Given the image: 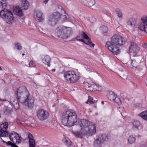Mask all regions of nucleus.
<instances>
[{
  "label": "nucleus",
  "mask_w": 147,
  "mask_h": 147,
  "mask_svg": "<svg viewBox=\"0 0 147 147\" xmlns=\"http://www.w3.org/2000/svg\"><path fill=\"white\" fill-rule=\"evenodd\" d=\"M18 99L15 97H11L10 101L11 104L16 109H18L20 106L19 101L21 103L27 104L28 107L32 109L34 106V99L31 97L29 92L25 86L20 87L17 90Z\"/></svg>",
  "instance_id": "obj_1"
},
{
  "label": "nucleus",
  "mask_w": 147,
  "mask_h": 147,
  "mask_svg": "<svg viewBox=\"0 0 147 147\" xmlns=\"http://www.w3.org/2000/svg\"><path fill=\"white\" fill-rule=\"evenodd\" d=\"M78 126L80 127V131L75 132L77 137H80L82 134L90 136L94 135L96 131V127L94 123H93L88 120L81 119L78 120Z\"/></svg>",
  "instance_id": "obj_2"
},
{
  "label": "nucleus",
  "mask_w": 147,
  "mask_h": 147,
  "mask_svg": "<svg viewBox=\"0 0 147 147\" xmlns=\"http://www.w3.org/2000/svg\"><path fill=\"white\" fill-rule=\"evenodd\" d=\"M111 41L107 42L105 47L113 55L119 54L120 50L116 45L122 46L125 43L126 40L124 37H111Z\"/></svg>",
  "instance_id": "obj_3"
},
{
  "label": "nucleus",
  "mask_w": 147,
  "mask_h": 147,
  "mask_svg": "<svg viewBox=\"0 0 147 147\" xmlns=\"http://www.w3.org/2000/svg\"><path fill=\"white\" fill-rule=\"evenodd\" d=\"M62 123L65 126H72L77 121V117L75 112L71 110L64 111L62 115Z\"/></svg>",
  "instance_id": "obj_4"
},
{
  "label": "nucleus",
  "mask_w": 147,
  "mask_h": 147,
  "mask_svg": "<svg viewBox=\"0 0 147 147\" xmlns=\"http://www.w3.org/2000/svg\"><path fill=\"white\" fill-rule=\"evenodd\" d=\"M0 16L7 24H12L14 22L13 14L10 10L4 9L0 12Z\"/></svg>",
  "instance_id": "obj_5"
},
{
  "label": "nucleus",
  "mask_w": 147,
  "mask_h": 147,
  "mask_svg": "<svg viewBox=\"0 0 147 147\" xmlns=\"http://www.w3.org/2000/svg\"><path fill=\"white\" fill-rule=\"evenodd\" d=\"M64 76L66 80L71 83L76 82L80 78L79 75L77 74L74 71H72L65 72Z\"/></svg>",
  "instance_id": "obj_6"
},
{
  "label": "nucleus",
  "mask_w": 147,
  "mask_h": 147,
  "mask_svg": "<svg viewBox=\"0 0 147 147\" xmlns=\"http://www.w3.org/2000/svg\"><path fill=\"white\" fill-rule=\"evenodd\" d=\"M69 37H61L62 39L65 42H69L71 41H74L76 40L77 41H81L83 42L86 45H89L91 47H93L94 46V44L92 43L91 40L89 37H76V38H73L71 39H69Z\"/></svg>",
  "instance_id": "obj_7"
},
{
  "label": "nucleus",
  "mask_w": 147,
  "mask_h": 147,
  "mask_svg": "<svg viewBox=\"0 0 147 147\" xmlns=\"http://www.w3.org/2000/svg\"><path fill=\"white\" fill-rule=\"evenodd\" d=\"M140 47L139 45L133 40L130 42L129 47V52L130 56L136 57L140 51Z\"/></svg>",
  "instance_id": "obj_8"
},
{
  "label": "nucleus",
  "mask_w": 147,
  "mask_h": 147,
  "mask_svg": "<svg viewBox=\"0 0 147 147\" xmlns=\"http://www.w3.org/2000/svg\"><path fill=\"white\" fill-rule=\"evenodd\" d=\"M61 16L60 13L57 12H54L50 15L48 18V24L52 26H55L60 19Z\"/></svg>",
  "instance_id": "obj_9"
},
{
  "label": "nucleus",
  "mask_w": 147,
  "mask_h": 147,
  "mask_svg": "<svg viewBox=\"0 0 147 147\" xmlns=\"http://www.w3.org/2000/svg\"><path fill=\"white\" fill-rule=\"evenodd\" d=\"M71 28L64 26H60L56 30L57 35L58 37L63 36V34H69L71 32Z\"/></svg>",
  "instance_id": "obj_10"
},
{
  "label": "nucleus",
  "mask_w": 147,
  "mask_h": 147,
  "mask_svg": "<svg viewBox=\"0 0 147 147\" xmlns=\"http://www.w3.org/2000/svg\"><path fill=\"white\" fill-rule=\"evenodd\" d=\"M8 123L5 121H3L0 123V137L8 136L9 132L7 131Z\"/></svg>",
  "instance_id": "obj_11"
},
{
  "label": "nucleus",
  "mask_w": 147,
  "mask_h": 147,
  "mask_svg": "<svg viewBox=\"0 0 147 147\" xmlns=\"http://www.w3.org/2000/svg\"><path fill=\"white\" fill-rule=\"evenodd\" d=\"M37 117L38 119L41 121L47 119L49 116V114L48 111L43 109H39L37 112Z\"/></svg>",
  "instance_id": "obj_12"
},
{
  "label": "nucleus",
  "mask_w": 147,
  "mask_h": 147,
  "mask_svg": "<svg viewBox=\"0 0 147 147\" xmlns=\"http://www.w3.org/2000/svg\"><path fill=\"white\" fill-rule=\"evenodd\" d=\"M79 1L88 7H91L95 3V2L94 0H79Z\"/></svg>",
  "instance_id": "obj_13"
},
{
  "label": "nucleus",
  "mask_w": 147,
  "mask_h": 147,
  "mask_svg": "<svg viewBox=\"0 0 147 147\" xmlns=\"http://www.w3.org/2000/svg\"><path fill=\"white\" fill-rule=\"evenodd\" d=\"M51 60V58L49 55H45L42 57V61L43 63L47 65L49 67L50 66V63Z\"/></svg>",
  "instance_id": "obj_14"
},
{
  "label": "nucleus",
  "mask_w": 147,
  "mask_h": 147,
  "mask_svg": "<svg viewBox=\"0 0 147 147\" xmlns=\"http://www.w3.org/2000/svg\"><path fill=\"white\" fill-rule=\"evenodd\" d=\"M43 13L39 10H38L36 12V20L39 22H42L44 20L42 16Z\"/></svg>",
  "instance_id": "obj_15"
},
{
  "label": "nucleus",
  "mask_w": 147,
  "mask_h": 147,
  "mask_svg": "<svg viewBox=\"0 0 147 147\" xmlns=\"http://www.w3.org/2000/svg\"><path fill=\"white\" fill-rule=\"evenodd\" d=\"M127 25L134 28L136 25V20L134 18H131L127 20Z\"/></svg>",
  "instance_id": "obj_16"
},
{
  "label": "nucleus",
  "mask_w": 147,
  "mask_h": 147,
  "mask_svg": "<svg viewBox=\"0 0 147 147\" xmlns=\"http://www.w3.org/2000/svg\"><path fill=\"white\" fill-rule=\"evenodd\" d=\"M29 7L28 2L26 0H22L21 8L22 10H26L28 9Z\"/></svg>",
  "instance_id": "obj_17"
},
{
  "label": "nucleus",
  "mask_w": 147,
  "mask_h": 147,
  "mask_svg": "<svg viewBox=\"0 0 147 147\" xmlns=\"http://www.w3.org/2000/svg\"><path fill=\"white\" fill-rule=\"evenodd\" d=\"M93 85H94V84H90L88 82L84 83V88L88 91H93Z\"/></svg>",
  "instance_id": "obj_18"
},
{
  "label": "nucleus",
  "mask_w": 147,
  "mask_h": 147,
  "mask_svg": "<svg viewBox=\"0 0 147 147\" xmlns=\"http://www.w3.org/2000/svg\"><path fill=\"white\" fill-rule=\"evenodd\" d=\"M16 136V137L12 138L13 140H10L14 143L17 144H19L22 142V138L19 136L18 134V136Z\"/></svg>",
  "instance_id": "obj_19"
},
{
  "label": "nucleus",
  "mask_w": 147,
  "mask_h": 147,
  "mask_svg": "<svg viewBox=\"0 0 147 147\" xmlns=\"http://www.w3.org/2000/svg\"><path fill=\"white\" fill-rule=\"evenodd\" d=\"M132 68L135 70L139 69H140V67L138 64V63L136 62L135 60H133L131 62Z\"/></svg>",
  "instance_id": "obj_20"
},
{
  "label": "nucleus",
  "mask_w": 147,
  "mask_h": 147,
  "mask_svg": "<svg viewBox=\"0 0 147 147\" xmlns=\"http://www.w3.org/2000/svg\"><path fill=\"white\" fill-rule=\"evenodd\" d=\"M3 110L4 114L7 115H10L12 112V109L7 106H4Z\"/></svg>",
  "instance_id": "obj_21"
},
{
  "label": "nucleus",
  "mask_w": 147,
  "mask_h": 147,
  "mask_svg": "<svg viewBox=\"0 0 147 147\" xmlns=\"http://www.w3.org/2000/svg\"><path fill=\"white\" fill-rule=\"evenodd\" d=\"M63 142L68 147H76L72 144L71 141L67 138H65L63 139Z\"/></svg>",
  "instance_id": "obj_22"
},
{
  "label": "nucleus",
  "mask_w": 147,
  "mask_h": 147,
  "mask_svg": "<svg viewBox=\"0 0 147 147\" xmlns=\"http://www.w3.org/2000/svg\"><path fill=\"white\" fill-rule=\"evenodd\" d=\"M116 97V94L112 92H109L107 95V98L111 100L114 101Z\"/></svg>",
  "instance_id": "obj_23"
},
{
  "label": "nucleus",
  "mask_w": 147,
  "mask_h": 147,
  "mask_svg": "<svg viewBox=\"0 0 147 147\" xmlns=\"http://www.w3.org/2000/svg\"><path fill=\"white\" fill-rule=\"evenodd\" d=\"M102 142L100 140L99 138H98L95 140L94 146L95 147H101V143Z\"/></svg>",
  "instance_id": "obj_24"
},
{
  "label": "nucleus",
  "mask_w": 147,
  "mask_h": 147,
  "mask_svg": "<svg viewBox=\"0 0 147 147\" xmlns=\"http://www.w3.org/2000/svg\"><path fill=\"white\" fill-rule=\"evenodd\" d=\"M15 13L17 16H23L22 10L19 7L15 9L14 11Z\"/></svg>",
  "instance_id": "obj_25"
},
{
  "label": "nucleus",
  "mask_w": 147,
  "mask_h": 147,
  "mask_svg": "<svg viewBox=\"0 0 147 147\" xmlns=\"http://www.w3.org/2000/svg\"><path fill=\"white\" fill-rule=\"evenodd\" d=\"M139 115L144 119L147 121V110L142 112Z\"/></svg>",
  "instance_id": "obj_26"
},
{
  "label": "nucleus",
  "mask_w": 147,
  "mask_h": 147,
  "mask_svg": "<svg viewBox=\"0 0 147 147\" xmlns=\"http://www.w3.org/2000/svg\"><path fill=\"white\" fill-rule=\"evenodd\" d=\"M98 138L102 142L105 141L107 140L108 139V137L107 135L105 134H102Z\"/></svg>",
  "instance_id": "obj_27"
},
{
  "label": "nucleus",
  "mask_w": 147,
  "mask_h": 147,
  "mask_svg": "<svg viewBox=\"0 0 147 147\" xmlns=\"http://www.w3.org/2000/svg\"><path fill=\"white\" fill-rule=\"evenodd\" d=\"M133 128L135 129H138V127L140 125V122L137 120L134 121L133 123Z\"/></svg>",
  "instance_id": "obj_28"
},
{
  "label": "nucleus",
  "mask_w": 147,
  "mask_h": 147,
  "mask_svg": "<svg viewBox=\"0 0 147 147\" xmlns=\"http://www.w3.org/2000/svg\"><path fill=\"white\" fill-rule=\"evenodd\" d=\"M16 136H18V134L15 131H13L11 132L9 135V134L8 136H9L10 140H12V138L16 137Z\"/></svg>",
  "instance_id": "obj_29"
},
{
  "label": "nucleus",
  "mask_w": 147,
  "mask_h": 147,
  "mask_svg": "<svg viewBox=\"0 0 147 147\" xmlns=\"http://www.w3.org/2000/svg\"><path fill=\"white\" fill-rule=\"evenodd\" d=\"M100 30L101 32L103 33H106L108 31V28L105 26H102L100 28Z\"/></svg>",
  "instance_id": "obj_30"
},
{
  "label": "nucleus",
  "mask_w": 147,
  "mask_h": 147,
  "mask_svg": "<svg viewBox=\"0 0 147 147\" xmlns=\"http://www.w3.org/2000/svg\"><path fill=\"white\" fill-rule=\"evenodd\" d=\"M29 147H35L36 144L34 140H29Z\"/></svg>",
  "instance_id": "obj_31"
},
{
  "label": "nucleus",
  "mask_w": 147,
  "mask_h": 147,
  "mask_svg": "<svg viewBox=\"0 0 147 147\" xmlns=\"http://www.w3.org/2000/svg\"><path fill=\"white\" fill-rule=\"evenodd\" d=\"M93 86H94L93 87L94 88L93 91H101L102 90V88L100 86H98L95 84H94Z\"/></svg>",
  "instance_id": "obj_32"
},
{
  "label": "nucleus",
  "mask_w": 147,
  "mask_h": 147,
  "mask_svg": "<svg viewBox=\"0 0 147 147\" xmlns=\"http://www.w3.org/2000/svg\"><path fill=\"white\" fill-rule=\"evenodd\" d=\"M128 142L130 144H132L135 142V139L132 136H130L128 139Z\"/></svg>",
  "instance_id": "obj_33"
},
{
  "label": "nucleus",
  "mask_w": 147,
  "mask_h": 147,
  "mask_svg": "<svg viewBox=\"0 0 147 147\" xmlns=\"http://www.w3.org/2000/svg\"><path fill=\"white\" fill-rule=\"evenodd\" d=\"M138 28L141 31H145V24H144L142 23H139L138 25Z\"/></svg>",
  "instance_id": "obj_34"
},
{
  "label": "nucleus",
  "mask_w": 147,
  "mask_h": 147,
  "mask_svg": "<svg viewBox=\"0 0 147 147\" xmlns=\"http://www.w3.org/2000/svg\"><path fill=\"white\" fill-rule=\"evenodd\" d=\"M94 100H93V98H92L90 96H89L88 97V100L86 102V103L88 104H94Z\"/></svg>",
  "instance_id": "obj_35"
},
{
  "label": "nucleus",
  "mask_w": 147,
  "mask_h": 147,
  "mask_svg": "<svg viewBox=\"0 0 147 147\" xmlns=\"http://www.w3.org/2000/svg\"><path fill=\"white\" fill-rule=\"evenodd\" d=\"M15 47L18 50H20L22 49V47L21 45L18 42L15 43Z\"/></svg>",
  "instance_id": "obj_36"
},
{
  "label": "nucleus",
  "mask_w": 147,
  "mask_h": 147,
  "mask_svg": "<svg viewBox=\"0 0 147 147\" xmlns=\"http://www.w3.org/2000/svg\"><path fill=\"white\" fill-rule=\"evenodd\" d=\"M113 101L119 105H120L121 103V100L118 97H116V98H115Z\"/></svg>",
  "instance_id": "obj_37"
},
{
  "label": "nucleus",
  "mask_w": 147,
  "mask_h": 147,
  "mask_svg": "<svg viewBox=\"0 0 147 147\" xmlns=\"http://www.w3.org/2000/svg\"><path fill=\"white\" fill-rule=\"evenodd\" d=\"M2 142H3V143L4 144H5L7 146H11V147H12V146L14 144V143H12L10 141H8L7 142H6L5 141H4L3 140H2Z\"/></svg>",
  "instance_id": "obj_38"
},
{
  "label": "nucleus",
  "mask_w": 147,
  "mask_h": 147,
  "mask_svg": "<svg viewBox=\"0 0 147 147\" xmlns=\"http://www.w3.org/2000/svg\"><path fill=\"white\" fill-rule=\"evenodd\" d=\"M36 66V63L33 61H31L29 63V66L30 67H34Z\"/></svg>",
  "instance_id": "obj_39"
},
{
  "label": "nucleus",
  "mask_w": 147,
  "mask_h": 147,
  "mask_svg": "<svg viewBox=\"0 0 147 147\" xmlns=\"http://www.w3.org/2000/svg\"><path fill=\"white\" fill-rule=\"evenodd\" d=\"M117 14L119 18H121L122 17V14L121 11H117Z\"/></svg>",
  "instance_id": "obj_40"
},
{
  "label": "nucleus",
  "mask_w": 147,
  "mask_h": 147,
  "mask_svg": "<svg viewBox=\"0 0 147 147\" xmlns=\"http://www.w3.org/2000/svg\"><path fill=\"white\" fill-rule=\"evenodd\" d=\"M80 34L81 36H82V37H88V35L84 32L81 31Z\"/></svg>",
  "instance_id": "obj_41"
},
{
  "label": "nucleus",
  "mask_w": 147,
  "mask_h": 147,
  "mask_svg": "<svg viewBox=\"0 0 147 147\" xmlns=\"http://www.w3.org/2000/svg\"><path fill=\"white\" fill-rule=\"evenodd\" d=\"M28 138H29V140H30L34 139L33 136L32 134L29 133L28 136Z\"/></svg>",
  "instance_id": "obj_42"
},
{
  "label": "nucleus",
  "mask_w": 147,
  "mask_h": 147,
  "mask_svg": "<svg viewBox=\"0 0 147 147\" xmlns=\"http://www.w3.org/2000/svg\"><path fill=\"white\" fill-rule=\"evenodd\" d=\"M63 17L65 18V19L64 20V21H63V22H65L66 21L68 22L70 21V20L69 19V18H67L66 15H64L63 16Z\"/></svg>",
  "instance_id": "obj_43"
},
{
  "label": "nucleus",
  "mask_w": 147,
  "mask_h": 147,
  "mask_svg": "<svg viewBox=\"0 0 147 147\" xmlns=\"http://www.w3.org/2000/svg\"><path fill=\"white\" fill-rule=\"evenodd\" d=\"M142 20L143 23H146L147 22V16L145 18H142Z\"/></svg>",
  "instance_id": "obj_44"
},
{
  "label": "nucleus",
  "mask_w": 147,
  "mask_h": 147,
  "mask_svg": "<svg viewBox=\"0 0 147 147\" xmlns=\"http://www.w3.org/2000/svg\"><path fill=\"white\" fill-rule=\"evenodd\" d=\"M58 8L59 9H60L61 11L63 10V11H64L65 13V11H64V10L63 9V7L59 5L58 6Z\"/></svg>",
  "instance_id": "obj_45"
},
{
  "label": "nucleus",
  "mask_w": 147,
  "mask_h": 147,
  "mask_svg": "<svg viewBox=\"0 0 147 147\" xmlns=\"http://www.w3.org/2000/svg\"><path fill=\"white\" fill-rule=\"evenodd\" d=\"M4 5H3L1 7V8L3 9V10L4 9H5V7H6V5L4 3Z\"/></svg>",
  "instance_id": "obj_46"
},
{
  "label": "nucleus",
  "mask_w": 147,
  "mask_h": 147,
  "mask_svg": "<svg viewBox=\"0 0 147 147\" xmlns=\"http://www.w3.org/2000/svg\"><path fill=\"white\" fill-rule=\"evenodd\" d=\"M144 32L147 33V22H146V24H145Z\"/></svg>",
  "instance_id": "obj_47"
},
{
  "label": "nucleus",
  "mask_w": 147,
  "mask_h": 147,
  "mask_svg": "<svg viewBox=\"0 0 147 147\" xmlns=\"http://www.w3.org/2000/svg\"><path fill=\"white\" fill-rule=\"evenodd\" d=\"M112 37H122V36H120V35L115 34L113 35Z\"/></svg>",
  "instance_id": "obj_48"
},
{
  "label": "nucleus",
  "mask_w": 147,
  "mask_h": 147,
  "mask_svg": "<svg viewBox=\"0 0 147 147\" xmlns=\"http://www.w3.org/2000/svg\"><path fill=\"white\" fill-rule=\"evenodd\" d=\"M15 143L13 144V145L12 146V147H19L17 145H16L15 144Z\"/></svg>",
  "instance_id": "obj_49"
},
{
  "label": "nucleus",
  "mask_w": 147,
  "mask_h": 147,
  "mask_svg": "<svg viewBox=\"0 0 147 147\" xmlns=\"http://www.w3.org/2000/svg\"><path fill=\"white\" fill-rule=\"evenodd\" d=\"M3 5H4V3L1 2L0 1V7H1Z\"/></svg>",
  "instance_id": "obj_50"
},
{
  "label": "nucleus",
  "mask_w": 147,
  "mask_h": 147,
  "mask_svg": "<svg viewBox=\"0 0 147 147\" xmlns=\"http://www.w3.org/2000/svg\"><path fill=\"white\" fill-rule=\"evenodd\" d=\"M49 0H44V1H43V2L45 4H46L47 3L48 1Z\"/></svg>",
  "instance_id": "obj_51"
},
{
  "label": "nucleus",
  "mask_w": 147,
  "mask_h": 147,
  "mask_svg": "<svg viewBox=\"0 0 147 147\" xmlns=\"http://www.w3.org/2000/svg\"><path fill=\"white\" fill-rule=\"evenodd\" d=\"M144 48H147V43L144 44Z\"/></svg>",
  "instance_id": "obj_52"
},
{
  "label": "nucleus",
  "mask_w": 147,
  "mask_h": 147,
  "mask_svg": "<svg viewBox=\"0 0 147 147\" xmlns=\"http://www.w3.org/2000/svg\"><path fill=\"white\" fill-rule=\"evenodd\" d=\"M0 100L1 101H6V100L5 99H1L0 98Z\"/></svg>",
  "instance_id": "obj_53"
},
{
  "label": "nucleus",
  "mask_w": 147,
  "mask_h": 147,
  "mask_svg": "<svg viewBox=\"0 0 147 147\" xmlns=\"http://www.w3.org/2000/svg\"><path fill=\"white\" fill-rule=\"evenodd\" d=\"M55 70V69H53L51 70V71H52L54 72Z\"/></svg>",
  "instance_id": "obj_54"
},
{
  "label": "nucleus",
  "mask_w": 147,
  "mask_h": 147,
  "mask_svg": "<svg viewBox=\"0 0 147 147\" xmlns=\"http://www.w3.org/2000/svg\"><path fill=\"white\" fill-rule=\"evenodd\" d=\"M101 103L103 104H104V101H102Z\"/></svg>",
  "instance_id": "obj_55"
},
{
  "label": "nucleus",
  "mask_w": 147,
  "mask_h": 147,
  "mask_svg": "<svg viewBox=\"0 0 147 147\" xmlns=\"http://www.w3.org/2000/svg\"><path fill=\"white\" fill-rule=\"evenodd\" d=\"M2 70V68L1 67H0V70Z\"/></svg>",
  "instance_id": "obj_56"
},
{
  "label": "nucleus",
  "mask_w": 147,
  "mask_h": 147,
  "mask_svg": "<svg viewBox=\"0 0 147 147\" xmlns=\"http://www.w3.org/2000/svg\"><path fill=\"white\" fill-rule=\"evenodd\" d=\"M25 55V54H24V53H23V54H22V55Z\"/></svg>",
  "instance_id": "obj_57"
},
{
  "label": "nucleus",
  "mask_w": 147,
  "mask_h": 147,
  "mask_svg": "<svg viewBox=\"0 0 147 147\" xmlns=\"http://www.w3.org/2000/svg\"><path fill=\"white\" fill-rule=\"evenodd\" d=\"M66 37H68V36H67Z\"/></svg>",
  "instance_id": "obj_58"
}]
</instances>
